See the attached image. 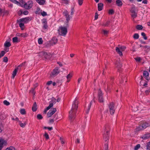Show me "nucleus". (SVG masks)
<instances>
[{
    "instance_id": "nucleus-28",
    "label": "nucleus",
    "mask_w": 150,
    "mask_h": 150,
    "mask_svg": "<svg viewBox=\"0 0 150 150\" xmlns=\"http://www.w3.org/2000/svg\"><path fill=\"white\" fill-rule=\"evenodd\" d=\"M136 9L134 6L133 5L130 11L131 13H136Z\"/></svg>"
},
{
    "instance_id": "nucleus-12",
    "label": "nucleus",
    "mask_w": 150,
    "mask_h": 150,
    "mask_svg": "<svg viewBox=\"0 0 150 150\" xmlns=\"http://www.w3.org/2000/svg\"><path fill=\"white\" fill-rule=\"evenodd\" d=\"M31 20V18H29V17H27L20 19L19 20H18V21L19 22H24L25 23H27Z\"/></svg>"
},
{
    "instance_id": "nucleus-51",
    "label": "nucleus",
    "mask_w": 150,
    "mask_h": 150,
    "mask_svg": "<svg viewBox=\"0 0 150 150\" xmlns=\"http://www.w3.org/2000/svg\"><path fill=\"white\" fill-rule=\"evenodd\" d=\"M147 149L149 150H150V142L147 143Z\"/></svg>"
},
{
    "instance_id": "nucleus-52",
    "label": "nucleus",
    "mask_w": 150,
    "mask_h": 150,
    "mask_svg": "<svg viewBox=\"0 0 150 150\" xmlns=\"http://www.w3.org/2000/svg\"><path fill=\"white\" fill-rule=\"evenodd\" d=\"M102 32L103 34L105 35H107L108 33V31L105 30H102Z\"/></svg>"
},
{
    "instance_id": "nucleus-24",
    "label": "nucleus",
    "mask_w": 150,
    "mask_h": 150,
    "mask_svg": "<svg viewBox=\"0 0 150 150\" xmlns=\"http://www.w3.org/2000/svg\"><path fill=\"white\" fill-rule=\"evenodd\" d=\"M116 2L117 6H121L122 5V3L121 0H117Z\"/></svg>"
},
{
    "instance_id": "nucleus-63",
    "label": "nucleus",
    "mask_w": 150,
    "mask_h": 150,
    "mask_svg": "<svg viewBox=\"0 0 150 150\" xmlns=\"http://www.w3.org/2000/svg\"><path fill=\"white\" fill-rule=\"evenodd\" d=\"M23 13V11L21 10H20L18 11V14L19 15H21Z\"/></svg>"
},
{
    "instance_id": "nucleus-49",
    "label": "nucleus",
    "mask_w": 150,
    "mask_h": 150,
    "mask_svg": "<svg viewBox=\"0 0 150 150\" xmlns=\"http://www.w3.org/2000/svg\"><path fill=\"white\" fill-rule=\"evenodd\" d=\"M74 7H72L71 10V15H72L74 14Z\"/></svg>"
},
{
    "instance_id": "nucleus-42",
    "label": "nucleus",
    "mask_w": 150,
    "mask_h": 150,
    "mask_svg": "<svg viewBox=\"0 0 150 150\" xmlns=\"http://www.w3.org/2000/svg\"><path fill=\"white\" fill-rule=\"evenodd\" d=\"M37 118L38 120H41L43 118L42 115L40 114H38L37 116Z\"/></svg>"
},
{
    "instance_id": "nucleus-5",
    "label": "nucleus",
    "mask_w": 150,
    "mask_h": 150,
    "mask_svg": "<svg viewBox=\"0 0 150 150\" xmlns=\"http://www.w3.org/2000/svg\"><path fill=\"white\" fill-rule=\"evenodd\" d=\"M116 108L115 107V105L113 103H110L108 105V110L109 112L111 115H112L114 114Z\"/></svg>"
},
{
    "instance_id": "nucleus-59",
    "label": "nucleus",
    "mask_w": 150,
    "mask_h": 150,
    "mask_svg": "<svg viewBox=\"0 0 150 150\" xmlns=\"http://www.w3.org/2000/svg\"><path fill=\"white\" fill-rule=\"evenodd\" d=\"M24 24L22 23H20L19 24V26L21 28H22L24 26Z\"/></svg>"
},
{
    "instance_id": "nucleus-37",
    "label": "nucleus",
    "mask_w": 150,
    "mask_h": 150,
    "mask_svg": "<svg viewBox=\"0 0 150 150\" xmlns=\"http://www.w3.org/2000/svg\"><path fill=\"white\" fill-rule=\"evenodd\" d=\"M20 113L21 114L24 115L26 113V111L24 109H21L20 110Z\"/></svg>"
},
{
    "instance_id": "nucleus-38",
    "label": "nucleus",
    "mask_w": 150,
    "mask_h": 150,
    "mask_svg": "<svg viewBox=\"0 0 150 150\" xmlns=\"http://www.w3.org/2000/svg\"><path fill=\"white\" fill-rule=\"evenodd\" d=\"M115 11L113 9H110L109 10L108 13L112 15L114 13Z\"/></svg>"
},
{
    "instance_id": "nucleus-21",
    "label": "nucleus",
    "mask_w": 150,
    "mask_h": 150,
    "mask_svg": "<svg viewBox=\"0 0 150 150\" xmlns=\"http://www.w3.org/2000/svg\"><path fill=\"white\" fill-rule=\"evenodd\" d=\"M19 68L17 67L13 71L12 73V78L14 79L16 74L18 70L19 69Z\"/></svg>"
},
{
    "instance_id": "nucleus-15",
    "label": "nucleus",
    "mask_w": 150,
    "mask_h": 150,
    "mask_svg": "<svg viewBox=\"0 0 150 150\" xmlns=\"http://www.w3.org/2000/svg\"><path fill=\"white\" fill-rule=\"evenodd\" d=\"M57 42V39L55 37H53L51 41L50 44L51 45H53L55 44Z\"/></svg>"
},
{
    "instance_id": "nucleus-54",
    "label": "nucleus",
    "mask_w": 150,
    "mask_h": 150,
    "mask_svg": "<svg viewBox=\"0 0 150 150\" xmlns=\"http://www.w3.org/2000/svg\"><path fill=\"white\" fill-rule=\"evenodd\" d=\"M79 4L80 6H81L83 1V0H78Z\"/></svg>"
},
{
    "instance_id": "nucleus-50",
    "label": "nucleus",
    "mask_w": 150,
    "mask_h": 150,
    "mask_svg": "<svg viewBox=\"0 0 150 150\" xmlns=\"http://www.w3.org/2000/svg\"><path fill=\"white\" fill-rule=\"evenodd\" d=\"M140 145L139 144H137L134 147V150H137L140 147Z\"/></svg>"
},
{
    "instance_id": "nucleus-19",
    "label": "nucleus",
    "mask_w": 150,
    "mask_h": 150,
    "mask_svg": "<svg viewBox=\"0 0 150 150\" xmlns=\"http://www.w3.org/2000/svg\"><path fill=\"white\" fill-rule=\"evenodd\" d=\"M142 138L144 139H146L150 138V133H147L145 134H144L142 137Z\"/></svg>"
},
{
    "instance_id": "nucleus-58",
    "label": "nucleus",
    "mask_w": 150,
    "mask_h": 150,
    "mask_svg": "<svg viewBox=\"0 0 150 150\" xmlns=\"http://www.w3.org/2000/svg\"><path fill=\"white\" fill-rule=\"evenodd\" d=\"M60 140L61 141V143L62 144H64L65 143V142L63 138L62 137H60Z\"/></svg>"
},
{
    "instance_id": "nucleus-17",
    "label": "nucleus",
    "mask_w": 150,
    "mask_h": 150,
    "mask_svg": "<svg viewBox=\"0 0 150 150\" xmlns=\"http://www.w3.org/2000/svg\"><path fill=\"white\" fill-rule=\"evenodd\" d=\"M127 77H126V75L125 74L123 75L121 77V80L120 81V83H123L124 81H125V83L126 82V79Z\"/></svg>"
},
{
    "instance_id": "nucleus-16",
    "label": "nucleus",
    "mask_w": 150,
    "mask_h": 150,
    "mask_svg": "<svg viewBox=\"0 0 150 150\" xmlns=\"http://www.w3.org/2000/svg\"><path fill=\"white\" fill-rule=\"evenodd\" d=\"M44 54L45 57L47 59H49L52 56V54L50 53L45 52Z\"/></svg>"
},
{
    "instance_id": "nucleus-40",
    "label": "nucleus",
    "mask_w": 150,
    "mask_h": 150,
    "mask_svg": "<svg viewBox=\"0 0 150 150\" xmlns=\"http://www.w3.org/2000/svg\"><path fill=\"white\" fill-rule=\"evenodd\" d=\"M141 35L143 37V38L144 40H146L147 39V37L146 36V34L144 33H141Z\"/></svg>"
},
{
    "instance_id": "nucleus-14",
    "label": "nucleus",
    "mask_w": 150,
    "mask_h": 150,
    "mask_svg": "<svg viewBox=\"0 0 150 150\" xmlns=\"http://www.w3.org/2000/svg\"><path fill=\"white\" fill-rule=\"evenodd\" d=\"M42 23L43 24V28L44 29H47L48 28V26L47 25V22L46 19H44L42 21Z\"/></svg>"
},
{
    "instance_id": "nucleus-60",
    "label": "nucleus",
    "mask_w": 150,
    "mask_h": 150,
    "mask_svg": "<svg viewBox=\"0 0 150 150\" xmlns=\"http://www.w3.org/2000/svg\"><path fill=\"white\" fill-rule=\"evenodd\" d=\"M135 59L137 62H139L141 60V58L140 57H137L135 58Z\"/></svg>"
},
{
    "instance_id": "nucleus-7",
    "label": "nucleus",
    "mask_w": 150,
    "mask_h": 150,
    "mask_svg": "<svg viewBox=\"0 0 150 150\" xmlns=\"http://www.w3.org/2000/svg\"><path fill=\"white\" fill-rule=\"evenodd\" d=\"M98 101L102 103L103 102L104 100L103 98V93L100 89L98 91Z\"/></svg>"
},
{
    "instance_id": "nucleus-8",
    "label": "nucleus",
    "mask_w": 150,
    "mask_h": 150,
    "mask_svg": "<svg viewBox=\"0 0 150 150\" xmlns=\"http://www.w3.org/2000/svg\"><path fill=\"white\" fill-rule=\"evenodd\" d=\"M33 1H29L27 3H25L23 5V7L27 9H29L31 8L33 6Z\"/></svg>"
},
{
    "instance_id": "nucleus-41",
    "label": "nucleus",
    "mask_w": 150,
    "mask_h": 150,
    "mask_svg": "<svg viewBox=\"0 0 150 150\" xmlns=\"http://www.w3.org/2000/svg\"><path fill=\"white\" fill-rule=\"evenodd\" d=\"M56 99L54 97H52V98L50 102H52L53 104V103H56Z\"/></svg>"
},
{
    "instance_id": "nucleus-45",
    "label": "nucleus",
    "mask_w": 150,
    "mask_h": 150,
    "mask_svg": "<svg viewBox=\"0 0 150 150\" xmlns=\"http://www.w3.org/2000/svg\"><path fill=\"white\" fill-rule=\"evenodd\" d=\"M4 104L6 105H10V103L6 100H5L3 102Z\"/></svg>"
},
{
    "instance_id": "nucleus-33",
    "label": "nucleus",
    "mask_w": 150,
    "mask_h": 150,
    "mask_svg": "<svg viewBox=\"0 0 150 150\" xmlns=\"http://www.w3.org/2000/svg\"><path fill=\"white\" fill-rule=\"evenodd\" d=\"M21 37L26 38L28 36V34L26 33H21Z\"/></svg>"
},
{
    "instance_id": "nucleus-43",
    "label": "nucleus",
    "mask_w": 150,
    "mask_h": 150,
    "mask_svg": "<svg viewBox=\"0 0 150 150\" xmlns=\"http://www.w3.org/2000/svg\"><path fill=\"white\" fill-rule=\"evenodd\" d=\"M15 149L12 146H10L9 148H7L6 150H15Z\"/></svg>"
},
{
    "instance_id": "nucleus-31",
    "label": "nucleus",
    "mask_w": 150,
    "mask_h": 150,
    "mask_svg": "<svg viewBox=\"0 0 150 150\" xmlns=\"http://www.w3.org/2000/svg\"><path fill=\"white\" fill-rule=\"evenodd\" d=\"M4 45L6 47H9L11 46V44L10 42L6 41L4 44Z\"/></svg>"
},
{
    "instance_id": "nucleus-11",
    "label": "nucleus",
    "mask_w": 150,
    "mask_h": 150,
    "mask_svg": "<svg viewBox=\"0 0 150 150\" xmlns=\"http://www.w3.org/2000/svg\"><path fill=\"white\" fill-rule=\"evenodd\" d=\"M7 142L4 139L0 138V150H1L4 145H6Z\"/></svg>"
},
{
    "instance_id": "nucleus-44",
    "label": "nucleus",
    "mask_w": 150,
    "mask_h": 150,
    "mask_svg": "<svg viewBox=\"0 0 150 150\" xmlns=\"http://www.w3.org/2000/svg\"><path fill=\"white\" fill-rule=\"evenodd\" d=\"M5 53V52L4 51H1V53L0 54V58H1L3 56Z\"/></svg>"
},
{
    "instance_id": "nucleus-26",
    "label": "nucleus",
    "mask_w": 150,
    "mask_h": 150,
    "mask_svg": "<svg viewBox=\"0 0 150 150\" xmlns=\"http://www.w3.org/2000/svg\"><path fill=\"white\" fill-rule=\"evenodd\" d=\"M116 51L119 54L120 56H122V55L121 50L119 48L116 47Z\"/></svg>"
},
{
    "instance_id": "nucleus-32",
    "label": "nucleus",
    "mask_w": 150,
    "mask_h": 150,
    "mask_svg": "<svg viewBox=\"0 0 150 150\" xmlns=\"http://www.w3.org/2000/svg\"><path fill=\"white\" fill-rule=\"evenodd\" d=\"M72 76V75L69 74L67 76V82H69L70 81V79H71Z\"/></svg>"
},
{
    "instance_id": "nucleus-64",
    "label": "nucleus",
    "mask_w": 150,
    "mask_h": 150,
    "mask_svg": "<svg viewBox=\"0 0 150 150\" xmlns=\"http://www.w3.org/2000/svg\"><path fill=\"white\" fill-rule=\"evenodd\" d=\"M28 11H24L23 12V13L24 15H27L28 14Z\"/></svg>"
},
{
    "instance_id": "nucleus-55",
    "label": "nucleus",
    "mask_w": 150,
    "mask_h": 150,
    "mask_svg": "<svg viewBox=\"0 0 150 150\" xmlns=\"http://www.w3.org/2000/svg\"><path fill=\"white\" fill-rule=\"evenodd\" d=\"M8 58L7 57H4V58L3 62H8Z\"/></svg>"
},
{
    "instance_id": "nucleus-34",
    "label": "nucleus",
    "mask_w": 150,
    "mask_h": 150,
    "mask_svg": "<svg viewBox=\"0 0 150 150\" xmlns=\"http://www.w3.org/2000/svg\"><path fill=\"white\" fill-rule=\"evenodd\" d=\"M136 29L138 30H141L143 28V26L142 25H137L136 27Z\"/></svg>"
},
{
    "instance_id": "nucleus-18",
    "label": "nucleus",
    "mask_w": 150,
    "mask_h": 150,
    "mask_svg": "<svg viewBox=\"0 0 150 150\" xmlns=\"http://www.w3.org/2000/svg\"><path fill=\"white\" fill-rule=\"evenodd\" d=\"M103 6L104 5L103 3H98V10L99 11L102 10L103 9Z\"/></svg>"
},
{
    "instance_id": "nucleus-35",
    "label": "nucleus",
    "mask_w": 150,
    "mask_h": 150,
    "mask_svg": "<svg viewBox=\"0 0 150 150\" xmlns=\"http://www.w3.org/2000/svg\"><path fill=\"white\" fill-rule=\"evenodd\" d=\"M139 35L137 33H135L133 35V38L135 39H138L139 38Z\"/></svg>"
},
{
    "instance_id": "nucleus-9",
    "label": "nucleus",
    "mask_w": 150,
    "mask_h": 150,
    "mask_svg": "<svg viewBox=\"0 0 150 150\" xmlns=\"http://www.w3.org/2000/svg\"><path fill=\"white\" fill-rule=\"evenodd\" d=\"M59 73V68L56 67L53 70L51 73V76L52 77H54L57 75Z\"/></svg>"
},
{
    "instance_id": "nucleus-20",
    "label": "nucleus",
    "mask_w": 150,
    "mask_h": 150,
    "mask_svg": "<svg viewBox=\"0 0 150 150\" xmlns=\"http://www.w3.org/2000/svg\"><path fill=\"white\" fill-rule=\"evenodd\" d=\"M93 102H95L94 99H93L92 101H91L90 103L89 104L88 106V108L86 110V113L87 114H88L89 113L90 109L91 108V104H92V103Z\"/></svg>"
},
{
    "instance_id": "nucleus-10",
    "label": "nucleus",
    "mask_w": 150,
    "mask_h": 150,
    "mask_svg": "<svg viewBox=\"0 0 150 150\" xmlns=\"http://www.w3.org/2000/svg\"><path fill=\"white\" fill-rule=\"evenodd\" d=\"M56 111V108H52L48 112L47 114V116L48 117H51Z\"/></svg>"
},
{
    "instance_id": "nucleus-56",
    "label": "nucleus",
    "mask_w": 150,
    "mask_h": 150,
    "mask_svg": "<svg viewBox=\"0 0 150 150\" xmlns=\"http://www.w3.org/2000/svg\"><path fill=\"white\" fill-rule=\"evenodd\" d=\"M11 1L13 3L15 4H18L19 3V1H16V0H11Z\"/></svg>"
},
{
    "instance_id": "nucleus-27",
    "label": "nucleus",
    "mask_w": 150,
    "mask_h": 150,
    "mask_svg": "<svg viewBox=\"0 0 150 150\" xmlns=\"http://www.w3.org/2000/svg\"><path fill=\"white\" fill-rule=\"evenodd\" d=\"M12 40L13 42H18L20 41V39H18V38L17 37L13 38Z\"/></svg>"
},
{
    "instance_id": "nucleus-25",
    "label": "nucleus",
    "mask_w": 150,
    "mask_h": 150,
    "mask_svg": "<svg viewBox=\"0 0 150 150\" xmlns=\"http://www.w3.org/2000/svg\"><path fill=\"white\" fill-rule=\"evenodd\" d=\"M36 1L40 5H43L45 2V0H36Z\"/></svg>"
},
{
    "instance_id": "nucleus-53",
    "label": "nucleus",
    "mask_w": 150,
    "mask_h": 150,
    "mask_svg": "<svg viewBox=\"0 0 150 150\" xmlns=\"http://www.w3.org/2000/svg\"><path fill=\"white\" fill-rule=\"evenodd\" d=\"M44 136L46 139H49V135L46 132L45 133Z\"/></svg>"
},
{
    "instance_id": "nucleus-4",
    "label": "nucleus",
    "mask_w": 150,
    "mask_h": 150,
    "mask_svg": "<svg viewBox=\"0 0 150 150\" xmlns=\"http://www.w3.org/2000/svg\"><path fill=\"white\" fill-rule=\"evenodd\" d=\"M67 26V25L66 27H63L61 26L59 27L58 31L59 34L60 35L65 36L66 35L67 32V27H68Z\"/></svg>"
},
{
    "instance_id": "nucleus-2",
    "label": "nucleus",
    "mask_w": 150,
    "mask_h": 150,
    "mask_svg": "<svg viewBox=\"0 0 150 150\" xmlns=\"http://www.w3.org/2000/svg\"><path fill=\"white\" fill-rule=\"evenodd\" d=\"M149 127H150V122H143L137 127L136 129V130L137 131H139Z\"/></svg>"
},
{
    "instance_id": "nucleus-62",
    "label": "nucleus",
    "mask_w": 150,
    "mask_h": 150,
    "mask_svg": "<svg viewBox=\"0 0 150 150\" xmlns=\"http://www.w3.org/2000/svg\"><path fill=\"white\" fill-rule=\"evenodd\" d=\"M98 14L97 12L95 13V20H96L98 18Z\"/></svg>"
},
{
    "instance_id": "nucleus-61",
    "label": "nucleus",
    "mask_w": 150,
    "mask_h": 150,
    "mask_svg": "<svg viewBox=\"0 0 150 150\" xmlns=\"http://www.w3.org/2000/svg\"><path fill=\"white\" fill-rule=\"evenodd\" d=\"M110 86L108 84L107 85V89L106 90V91L107 92L109 91H110Z\"/></svg>"
},
{
    "instance_id": "nucleus-22",
    "label": "nucleus",
    "mask_w": 150,
    "mask_h": 150,
    "mask_svg": "<svg viewBox=\"0 0 150 150\" xmlns=\"http://www.w3.org/2000/svg\"><path fill=\"white\" fill-rule=\"evenodd\" d=\"M37 105L36 102H34L32 107V110L33 112L36 111L37 109Z\"/></svg>"
},
{
    "instance_id": "nucleus-30",
    "label": "nucleus",
    "mask_w": 150,
    "mask_h": 150,
    "mask_svg": "<svg viewBox=\"0 0 150 150\" xmlns=\"http://www.w3.org/2000/svg\"><path fill=\"white\" fill-rule=\"evenodd\" d=\"M131 13V16L133 19L137 17V13L136 12Z\"/></svg>"
},
{
    "instance_id": "nucleus-36",
    "label": "nucleus",
    "mask_w": 150,
    "mask_h": 150,
    "mask_svg": "<svg viewBox=\"0 0 150 150\" xmlns=\"http://www.w3.org/2000/svg\"><path fill=\"white\" fill-rule=\"evenodd\" d=\"M105 150H109L108 142L105 143L104 146Z\"/></svg>"
},
{
    "instance_id": "nucleus-23",
    "label": "nucleus",
    "mask_w": 150,
    "mask_h": 150,
    "mask_svg": "<svg viewBox=\"0 0 150 150\" xmlns=\"http://www.w3.org/2000/svg\"><path fill=\"white\" fill-rule=\"evenodd\" d=\"M115 65L116 67L118 68V70H119V68H121L122 67V64L121 62H119L118 61H117Z\"/></svg>"
},
{
    "instance_id": "nucleus-57",
    "label": "nucleus",
    "mask_w": 150,
    "mask_h": 150,
    "mask_svg": "<svg viewBox=\"0 0 150 150\" xmlns=\"http://www.w3.org/2000/svg\"><path fill=\"white\" fill-rule=\"evenodd\" d=\"M41 15L42 16H45L47 15V13L45 11H43L41 13Z\"/></svg>"
},
{
    "instance_id": "nucleus-29",
    "label": "nucleus",
    "mask_w": 150,
    "mask_h": 150,
    "mask_svg": "<svg viewBox=\"0 0 150 150\" xmlns=\"http://www.w3.org/2000/svg\"><path fill=\"white\" fill-rule=\"evenodd\" d=\"M110 24V21H107L105 23H104L103 24V26L104 27H107L108 26V25Z\"/></svg>"
},
{
    "instance_id": "nucleus-39",
    "label": "nucleus",
    "mask_w": 150,
    "mask_h": 150,
    "mask_svg": "<svg viewBox=\"0 0 150 150\" xmlns=\"http://www.w3.org/2000/svg\"><path fill=\"white\" fill-rule=\"evenodd\" d=\"M38 42L39 44H42L43 42V41L41 38H40L38 39Z\"/></svg>"
},
{
    "instance_id": "nucleus-6",
    "label": "nucleus",
    "mask_w": 150,
    "mask_h": 150,
    "mask_svg": "<svg viewBox=\"0 0 150 150\" xmlns=\"http://www.w3.org/2000/svg\"><path fill=\"white\" fill-rule=\"evenodd\" d=\"M63 14L64 16H65L66 18V20L67 21V27H68V22L70 20L71 18L72 17L71 16H70L69 14V13L68 12V11L66 10L64 11L63 12Z\"/></svg>"
},
{
    "instance_id": "nucleus-48",
    "label": "nucleus",
    "mask_w": 150,
    "mask_h": 150,
    "mask_svg": "<svg viewBox=\"0 0 150 150\" xmlns=\"http://www.w3.org/2000/svg\"><path fill=\"white\" fill-rule=\"evenodd\" d=\"M19 124L21 127H23L25 126L26 125L25 123H21L20 121H19Z\"/></svg>"
},
{
    "instance_id": "nucleus-13",
    "label": "nucleus",
    "mask_w": 150,
    "mask_h": 150,
    "mask_svg": "<svg viewBox=\"0 0 150 150\" xmlns=\"http://www.w3.org/2000/svg\"><path fill=\"white\" fill-rule=\"evenodd\" d=\"M143 76L147 80L149 81V80L150 78L149 76V74L147 71H144Z\"/></svg>"
},
{
    "instance_id": "nucleus-47",
    "label": "nucleus",
    "mask_w": 150,
    "mask_h": 150,
    "mask_svg": "<svg viewBox=\"0 0 150 150\" xmlns=\"http://www.w3.org/2000/svg\"><path fill=\"white\" fill-rule=\"evenodd\" d=\"M24 3H25L23 1H22L21 2H19V3L18 4V5L21 6L22 7H23V5H24Z\"/></svg>"
},
{
    "instance_id": "nucleus-3",
    "label": "nucleus",
    "mask_w": 150,
    "mask_h": 150,
    "mask_svg": "<svg viewBox=\"0 0 150 150\" xmlns=\"http://www.w3.org/2000/svg\"><path fill=\"white\" fill-rule=\"evenodd\" d=\"M104 131L105 132L104 134L103 138L105 141L106 142L109 139L108 132L110 130V127L108 125H106L104 127Z\"/></svg>"
},
{
    "instance_id": "nucleus-1",
    "label": "nucleus",
    "mask_w": 150,
    "mask_h": 150,
    "mask_svg": "<svg viewBox=\"0 0 150 150\" xmlns=\"http://www.w3.org/2000/svg\"><path fill=\"white\" fill-rule=\"evenodd\" d=\"M78 101L76 98L73 103L71 109L69 112V117L71 120L75 117L76 113L78 107Z\"/></svg>"
},
{
    "instance_id": "nucleus-46",
    "label": "nucleus",
    "mask_w": 150,
    "mask_h": 150,
    "mask_svg": "<svg viewBox=\"0 0 150 150\" xmlns=\"http://www.w3.org/2000/svg\"><path fill=\"white\" fill-rule=\"evenodd\" d=\"M53 104L51 102V103H50L49 105V106L47 107V110H49L53 106Z\"/></svg>"
}]
</instances>
